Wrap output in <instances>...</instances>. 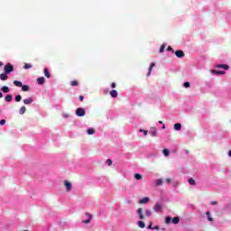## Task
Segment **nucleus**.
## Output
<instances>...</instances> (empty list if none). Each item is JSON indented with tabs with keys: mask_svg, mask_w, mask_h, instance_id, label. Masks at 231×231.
<instances>
[{
	"mask_svg": "<svg viewBox=\"0 0 231 231\" xmlns=\"http://www.w3.org/2000/svg\"><path fill=\"white\" fill-rule=\"evenodd\" d=\"M32 102H33V98L32 97L23 99V104H25V106H30V104H32Z\"/></svg>",
	"mask_w": 231,
	"mask_h": 231,
	"instance_id": "1a4fd4ad",
	"label": "nucleus"
},
{
	"mask_svg": "<svg viewBox=\"0 0 231 231\" xmlns=\"http://www.w3.org/2000/svg\"><path fill=\"white\" fill-rule=\"evenodd\" d=\"M1 66H4L3 61H0V68H1Z\"/></svg>",
	"mask_w": 231,
	"mask_h": 231,
	"instance_id": "3c124183",
	"label": "nucleus"
},
{
	"mask_svg": "<svg viewBox=\"0 0 231 231\" xmlns=\"http://www.w3.org/2000/svg\"><path fill=\"white\" fill-rule=\"evenodd\" d=\"M1 91H3V93H10V88L3 86Z\"/></svg>",
	"mask_w": 231,
	"mask_h": 231,
	"instance_id": "ddd939ff",
	"label": "nucleus"
},
{
	"mask_svg": "<svg viewBox=\"0 0 231 231\" xmlns=\"http://www.w3.org/2000/svg\"><path fill=\"white\" fill-rule=\"evenodd\" d=\"M138 226H139L140 228H145V223H143V221H139V222H138Z\"/></svg>",
	"mask_w": 231,
	"mask_h": 231,
	"instance_id": "c85d7f7f",
	"label": "nucleus"
},
{
	"mask_svg": "<svg viewBox=\"0 0 231 231\" xmlns=\"http://www.w3.org/2000/svg\"><path fill=\"white\" fill-rule=\"evenodd\" d=\"M64 186L66 187V190L68 192H70L71 189L73 188V185L69 180H64Z\"/></svg>",
	"mask_w": 231,
	"mask_h": 231,
	"instance_id": "7ed1b4c3",
	"label": "nucleus"
},
{
	"mask_svg": "<svg viewBox=\"0 0 231 231\" xmlns=\"http://www.w3.org/2000/svg\"><path fill=\"white\" fill-rule=\"evenodd\" d=\"M0 79H1L2 80H8V74H5V72L0 74Z\"/></svg>",
	"mask_w": 231,
	"mask_h": 231,
	"instance_id": "f3484780",
	"label": "nucleus"
},
{
	"mask_svg": "<svg viewBox=\"0 0 231 231\" xmlns=\"http://www.w3.org/2000/svg\"><path fill=\"white\" fill-rule=\"evenodd\" d=\"M159 124H161V125H162V124H163V122H162V121H159Z\"/></svg>",
	"mask_w": 231,
	"mask_h": 231,
	"instance_id": "5fc2aeb1",
	"label": "nucleus"
},
{
	"mask_svg": "<svg viewBox=\"0 0 231 231\" xmlns=\"http://www.w3.org/2000/svg\"><path fill=\"white\" fill-rule=\"evenodd\" d=\"M152 215V212H151L150 209H146V210H145V216H146V217H151Z\"/></svg>",
	"mask_w": 231,
	"mask_h": 231,
	"instance_id": "393cba45",
	"label": "nucleus"
},
{
	"mask_svg": "<svg viewBox=\"0 0 231 231\" xmlns=\"http://www.w3.org/2000/svg\"><path fill=\"white\" fill-rule=\"evenodd\" d=\"M87 133H88V134H95V129L94 128H88Z\"/></svg>",
	"mask_w": 231,
	"mask_h": 231,
	"instance_id": "bb28decb",
	"label": "nucleus"
},
{
	"mask_svg": "<svg viewBox=\"0 0 231 231\" xmlns=\"http://www.w3.org/2000/svg\"><path fill=\"white\" fill-rule=\"evenodd\" d=\"M175 55L178 57V59H183V57H185V52H183L181 50H178L175 51Z\"/></svg>",
	"mask_w": 231,
	"mask_h": 231,
	"instance_id": "423d86ee",
	"label": "nucleus"
},
{
	"mask_svg": "<svg viewBox=\"0 0 231 231\" xmlns=\"http://www.w3.org/2000/svg\"><path fill=\"white\" fill-rule=\"evenodd\" d=\"M206 216L208 221H214V218L210 217V211H207Z\"/></svg>",
	"mask_w": 231,
	"mask_h": 231,
	"instance_id": "a878e982",
	"label": "nucleus"
},
{
	"mask_svg": "<svg viewBox=\"0 0 231 231\" xmlns=\"http://www.w3.org/2000/svg\"><path fill=\"white\" fill-rule=\"evenodd\" d=\"M212 73H214V75H225V71L223 70H212Z\"/></svg>",
	"mask_w": 231,
	"mask_h": 231,
	"instance_id": "a211bd4d",
	"label": "nucleus"
},
{
	"mask_svg": "<svg viewBox=\"0 0 231 231\" xmlns=\"http://www.w3.org/2000/svg\"><path fill=\"white\" fill-rule=\"evenodd\" d=\"M155 184L157 187H160V185H163V180L162 179H157Z\"/></svg>",
	"mask_w": 231,
	"mask_h": 231,
	"instance_id": "412c9836",
	"label": "nucleus"
},
{
	"mask_svg": "<svg viewBox=\"0 0 231 231\" xmlns=\"http://www.w3.org/2000/svg\"><path fill=\"white\" fill-rule=\"evenodd\" d=\"M110 96L112 97V98H116V97H118V92L113 89L110 91Z\"/></svg>",
	"mask_w": 231,
	"mask_h": 231,
	"instance_id": "f8f14e48",
	"label": "nucleus"
},
{
	"mask_svg": "<svg viewBox=\"0 0 231 231\" xmlns=\"http://www.w3.org/2000/svg\"><path fill=\"white\" fill-rule=\"evenodd\" d=\"M210 205H217V201H211Z\"/></svg>",
	"mask_w": 231,
	"mask_h": 231,
	"instance_id": "de8ad7c7",
	"label": "nucleus"
},
{
	"mask_svg": "<svg viewBox=\"0 0 231 231\" xmlns=\"http://www.w3.org/2000/svg\"><path fill=\"white\" fill-rule=\"evenodd\" d=\"M30 68H32V65L28 63H25V65L23 66L24 69H30Z\"/></svg>",
	"mask_w": 231,
	"mask_h": 231,
	"instance_id": "e433bc0d",
	"label": "nucleus"
},
{
	"mask_svg": "<svg viewBox=\"0 0 231 231\" xmlns=\"http://www.w3.org/2000/svg\"><path fill=\"white\" fill-rule=\"evenodd\" d=\"M5 124H6V120L2 119V120L0 121V125H5Z\"/></svg>",
	"mask_w": 231,
	"mask_h": 231,
	"instance_id": "79ce46f5",
	"label": "nucleus"
},
{
	"mask_svg": "<svg viewBox=\"0 0 231 231\" xmlns=\"http://www.w3.org/2000/svg\"><path fill=\"white\" fill-rule=\"evenodd\" d=\"M86 216L88 217V219H93V215L90 213H86Z\"/></svg>",
	"mask_w": 231,
	"mask_h": 231,
	"instance_id": "ea45409f",
	"label": "nucleus"
},
{
	"mask_svg": "<svg viewBox=\"0 0 231 231\" xmlns=\"http://www.w3.org/2000/svg\"><path fill=\"white\" fill-rule=\"evenodd\" d=\"M174 181L172 179H166V183H172Z\"/></svg>",
	"mask_w": 231,
	"mask_h": 231,
	"instance_id": "37998d69",
	"label": "nucleus"
},
{
	"mask_svg": "<svg viewBox=\"0 0 231 231\" xmlns=\"http://www.w3.org/2000/svg\"><path fill=\"white\" fill-rule=\"evenodd\" d=\"M162 129H165V125H162Z\"/></svg>",
	"mask_w": 231,
	"mask_h": 231,
	"instance_id": "6e6d98bb",
	"label": "nucleus"
},
{
	"mask_svg": "<svg viewBox=\"0 0 231 231\" xmlns=\"http://www.w3.org/2000/svg\"><path fill=\"white\" fill-rule=\"evenodd\" d=\"M139 133H143L144 136H147L149 131L143 130V129H139Z\"/></svg>",
	"mask_w": 231,
	"mask_h": 231,
	"instance_id": "473e14b6",
	"label": "nucleus"
},
{
	"mask_svg": "<svg viewBox=\"0 0 231 231\" xmlns=\"http://www.w3.org/2000/svg\"><path fill=\"white\" fill-rule=\"evenodd\" d=\"M142 178H143V176H142V174H140V173H135L134 174V179L135 180H142Z\"/></svg>",
	"mask_w": 231,
	"mask_h": 231,
	"instance_id": "cd10ccee",
	"label": "nucleus"
},
{
	"mask_svg": "<svg viewBox=\"0 0 231 231\" xmlns=\"http://www.w3.org/2000/svg\"><path fill=\"white\" fill-rule=\"evenodd\" d=\"M165 223L166 225L172 223V218L171 217H166Z\"/></svg>",
	"mask_w": 231,
	"mask_h": 231,
	"instance_id": "b1692460",
	"label": "nucleus"
},
{
	"mask_svg": "<svg viewBox=\"0 0 231 231\" xmlns=\"http://www.w3.org/2000/svg\"><path fill=\"white\" fill-rule=\"evenodd\" d=\"M186 153L189 154V150H186Z\"/></svg>",
	"mask_w": 231,
	"mask_h": 231,
	"instance_id": "4d7b16f0",
	"label": "nucleus"
},
{
	"mask_svg": "<svg viewBox=\"0 0 231 231\" xmlns=\"http://www.w3.org/2000/svg\"><path fill=\"white\" fill-rule=\"evenodd\" d=\"M156 133H157L156 128H153L152 130L150 131V134L152 136H156Z\"/></svg>",
	"mask_w": 231,
	"mask_h": 231,
	"instance_id": "7c9ffc66",
	"label": "nucleus"
},
{
	"mask_svg": "<svg viewBox=\"0 0 231 231\" xmlns=\"http://www.w3.org/2000/svg\"><path fill=\"white\" fill-rule=\"evenodd\" d=\"M159 51L160 53H163L165 51V45H162Z\"/></svg>",
	"mask_w": 231,
	"mask_h": 231,
	"instance_id": "4c0bfd02",
	"label": "nucleus"
},
{
	"mask_svg": "<svg viewBox=\"0 0 231 231\" xmlns=\"http://www.w3.org/2000/svg\"><path fill=\"white\" fill-rule=\"evenodd\" d=\"M36 81L40 86H42V84L46 82V79L44 77H40L36 79Z\"/></svg>",
	"mask_w": 231,
	"mask_h": 231,
	"instance_id": "6e6552de",
	"label": "nucleus"
},
{
	"mask_svg": "<svg viewBox=\"0 0 231 231\" xmlns=\"http://www.w3.org/2000/svg\"><path fill=\"white\" fill-rule=\"evenodd\" d=\"M19 113L21 115H24L26 113V106H22L20 109H19Z\"/></svg>",
	"mask_w": 231,
	"mask_h": 231,
	"instance_id": "5701e85b",
	"label": "nucleus"
},
{
	"mask_svg": "<svg viewBox=\"0 0 231 231\" xmlns=\"http://www.w3.org/2000/svg\"><path fill=\"white\" fill-rule=\"evenodd\" d=\"M91 222V219L83 220L82 223H85V225H88Z\"/></svg>",
	"mask_w": 231,
	"mask_h": 231,
	"instance_id": "a19ab883",
	"label": "nucleus"
},
{
	"mask_svg": "<svg viewBox=\"0 0 231 231\" xmlns=\"http://www.w3.org/2000/svg\"><path fill=\"white\" fill-rule=\"evenodd\" d=\"M22 91H30V86L22 85Z\"/></svg>",
	"mask_w": 231,
	"mask_h": 231,
	"instance_id": "4be33fe9",
	"label": "nucleus"
},
{
	"mask_svg": "<svg viewBox=\"0 0 231 231\" xmlns=\"http://www.w3.org/2000/svg\"><path fill=\"white\" fill-rule=\"evenodd\" d=\"M14 86H16V88H22L23 87V82L18 81V80H14Z\"/></svg>",
	"mask_w": 231,
	"mask_h": 231,
	"instance_id": "6ab92c4d",
	"label": "nucleus"
},
{
	"mask_svg": "<svg viewBox=\"0 0 231 231\" xmlns=\"http://www.w3.org/2000/svg\"><path fill=\"white\" fill-rule=\"evenodd\" d=\"M80 102H84V96H79Z\"/></svg>",
	"mask_w": 231,
	"mask_h": 231,
	"instance_id": "49530a36",
	"label": "nucleus"
},
{
	"mask_svg": "<svg viewBox=\"0 0 231 231\" xmlns=\"http://www.w3.org/2000/svg\"><path fill=\"white\" fill-rule=\"evenodd\" d=\"M70 86H72V87L79 86V81H77V80L71 81Z\"/></svg>",
	"mask_w": 231,
	"mask_h": 231,
	"instance_id": "72a5a7b5",
	"label": "nucleus"
},
{
	"mask_svg": "<svg viewBox=\"0 0 231 231\" xmlns=\"http://www.w3.org/2000/svg\"><path fill=\"white\" fill-rule=\"evenodd\" d=\"M15 102H21V100H23V97H21V95H17L14 98Z\"/></svg>",
	"mask_w": 231,
	"mask_h": 231,
	"instance_id": "c756f323",
	"label": "nucleus"
},
{
	"mask_svg": "<svg viewBox=\"0 0 231 231\" xmlns=\"http://www.w3.org/2000/svg\"><path fill=\"white\" fill-rule=\"evenodd\" d=\"M218 69H230V66L226 64H218L216 66Z\"/></svg>",
	"mask_w": 231,
	"mask_h": 231,
	"instance_id": "0eeeda50",
	"label": "nucleus"
},
{
	"mask_svg": "<svg viewBox=\"0 0 231 231\" xmlns=\"http://www.w3.org/2000/svg\"><path fill=\"white\" fill-rule=\"evenodd\" d=\"M137 215L139 216V219H142V220L145 219V216H143V208H139L137 209Z\"/></svg>",
	"mask_w": 231,
	"mask_h": 231,
	"instance_id": "39448f33",
	"label": "nucleus"
},
{
	"mask_svg": "<svg viewBox=\"0 0 231 231\" xmlns=\"http://www.w3.org/2000/svg\"><path fill=\"white\" fill-rule=\"evenodd\" d=\"M44 75L47 79H51V74L50 73V70H48V69H44Z\"/></svg>",
	"mask_w": 231,
	"mask_h": 231,
	"instance_id": "dca6fc26",
	"label": "nucleus"
},
{
	"mask_svg": "<svg viewBox=\"0 0 231 231\" xmlns=\"http://www.w3.org/2000/svg\"><path fill=\"white\" fill-rule=\"evenodd\" d=\"M152 230H160V226H154L152 227Z\"/></svg>",
	"mask_w": 231,
	"mask_h": 231,
	"instance_id": "c03bdc74",
	"label": "nucleus"
},
{
	"mask_svg": "<svg viewBox=\"0 0 231 231\" xmlns=\"http://www.w3.org/2000/svg\"><path fill=\"white\" fill-rule=\"evenodd\" d=\"M171 223H173V225H178V223H180V217H174L171 219Z\"/></svg>",
	"mask_w": 231,
	"mask_h": 231,
	"instance_id": "2eb2a0df",
	"label": "nucleus"
},
{
	"mask_svg": "<svg viewBox=\"0 0 231 231\" xmlns=\"http://www.w3.org/2000/svg\"><path fill=\"white\" fill-rule=\"evenodd\" d=\"M14 98V96L12 95H7L5 97V102H12V99Z\"/></svg>",
	"mask_w": 231,
	"mask_h": 231,
	"instance_id": "aec40b11",
	"label": "nucleus"
},
{
	"mask_svg": "<svg viewBox=\"0 0 231 231\" xmlns=\"http://www.w3.org/2000/svg\"><path fill=\"white\" fill-rule=\"evenodd\" d=\"M106 165H108L109 167H111V165H113V161L111 159H107L106 160Z\"/></svg>",
	"mask_w": 231,
	"mask_h": 231,
	"instance_id": "c9c22d12",
	"label": "nucleus"
},
{
	"mask_svg": "<svg viewBox=\"0 0 231 231\" xmlns=\"http://www.w3.org/2000/svg\"><path fill=\"white\" fill-rule=\"evenodd\" d=\"M0 98H3V93L0 92Z\"/></svg>",
	"mask_w": 231,
	"mask_h": 231,
	"instance_id": "603ef678",
	"label": "nucleus"
},
{
	"mask_svg": "<svg viewBox=\"0 0 231 231\" xmlns=\"http://www.w3.org/2000/svg\"><path fill=\"white\" fill-rule=\"evenodd\" d=\"M228 156L231 158V150L228 152Z\"/></svg>",
	"mask_w": 231,
	"mask_h": 231,
	"instance_id": "864d4df0",
	"label": "nucleus"
},
{
	"mask_svg": "<svg viewBox=\"0 0 231 231\" xmlns=\"http://www.w3.org/2000/svg\"><path fill=\"white\" fill-rule=\"evenodd\" d=\"M188 181H189V185H196V180H194V179H192V178L189 179Z\"/></svg>",
	"mask_w": 231,
	"mask_h": 231,
	"instance_id": "2f4dec72",
	"label": "nucleus"
},
{
	"mask_svg": "<svg viewBox=\"0 0 231 231\" xmlns=\"http://www.w3.org/2000/svg\"><path fill=\"white\" fill-rule=\"evenodd\" d=\"M148 228L152 230V224H150V225L148 226Z\"/></svg>",
	"mask_w": 231,
	"mask_h": 231,
	"instance_id": "8fccbe9b",
	"label": "nucleus"
},
{
	"mask_svg": "<svg viewBox=\"0 0 231 231\" xmlns=\"http://www.w3.org/2000/svg\"><path fill=\"white\" fill-rule=\"evenodd\" d=\"M150 199L147 197L143 198L141 200H139L140 205H143L145 203H149Z\"/></svg>",
	"mask_w": 231,
	"mask_h": 231,
	"instance_id": "9d476101",
	"label": "nucleus"
},
{
	"mask_svg": "<svg viewBox=\"0 0 231 231\" xmlns=\"http://www.w3.org/2000/svg\"><path fill=\"white\" fill-rule=\"evenodd\" d=\"M154 66H156L154 62L151 63L148 73H147V77H151V72L152 71V69L154 68Z\"/></svg>",
	"mask_w": 231,
	"mask_h": 231,
	"instance_id": "9b49d317",
	"label": "nucleus"
},
{
	"mask_svg": "<svg viewBox=\"0 0 231 231\" xmlns=\"http://www.w3.org/2000/svg\"><path fill=\"white\" fill-rule=\"evenodd\" d=\"M184 88H190V82L187 81L183 84Z\"/></svg>",
	"mask_w": 231,
	"mask_h": 231,
	"instance_id": "58836bf2",
	"label": "nucleus"
},
{
	"mask_svg": "<svg viewBox=\"0 0 231 231\" xmlns=\"http://www.w3.org/2000/svg\"><path fill=\"white\" fill-rule=\"evenodd\" d=\"M173 127L175 131H181V124L180 123H176Z\"/></svg>",
	"mask_w": 231,
	"mask_h": 231,
	"instance_id": "4468645a",
	"label": "nucleus"
},
{
	"mask_svg": "<svg viewBox=\"0 0 231 231\" xmlns=\"http://www.w3.org/2000/svg\"><path fill=\"white\" fill-rule=\"evenodd\" d=\"M162 208H163V206H162V204L156 203L154 207V212H156L157 214H160Z\"/></svg>",
	"mask_w": 231,
	"mask_h": 231,
	"instance_id": "20e7f679",
	"label": "nucleus"
},
{
	"mask_svg": "<svg viewBox=\"0 0 231 231\" xmlns=\"http://www.w3.org/2000/svg\"><path fill=\"white\" fill-rule=\"evenodd\" d=\"M162 152H163L164 156H169V154H170L169 149H164L162 151Z\"/></svg>",
	"mask_w": 231,
	"mask_h": 231,
	"instance_id": "f704fd0d",
	"label": "nucleus"
},
{
	"mask_svg": "<svg viewBox=\"0 0 231 231\" xmlns=\"http://www.w3.org/2000/svg\"><path fill=\"white\" fill-rule=\"evenodd\" d=\"M77 116H86V110L82 107H79L76 109Z\"/></svg>",
	"mask_w": 231,
	"mask_h": 231,
	"instance_id": "f03ea898",
	"label": "nucleus"
},
{
	"mask_svg": "<svg viewBox=\"0 0 231 231\" xmlns=\"http://www.w3.org/2000/svg\"><path fill=\"white\" fill-rule=\"evenodd\" d=\"M111 88H112L113 89H115V88H116V83H112V84H111Z\"/></svg>",
	"mask_w": 231,
	"mask_h": 231,
	"instance_id": "a18cd8bd",
	"label": "nucleus"
},
{
	"mask_svg": "<svg viewBox=\"0 0 231 231\" xmlns=\"http://www.w3.org/2000/svg\"><path fill=\"white\" fill-rule=\"evenodd\" d=\"M4 71L5 74L10 75V73L14 71V65H12L11 63H7L4 68Z\"/></svg>",
	"mask_w": 231,
	"mask_h": 231,
	"instance_id": "f257e3e1",
	"label": "nucleus"
},
{
	"mask_svg": "<svg viewBox=\"0 0 231 231\" xmlns=\"http://www.w3.org/2000/svg\"><path fill=\"white\" fill-rule=\"evenodd\" d=\"M167 51H172V47L169 46V47L167 48Z\"/></svg>",
	"mask_w": 231,
	"mask_h": 231,
	"instance_id": "09e8293b",
	"label": "nucleus"
}]
</instances>
